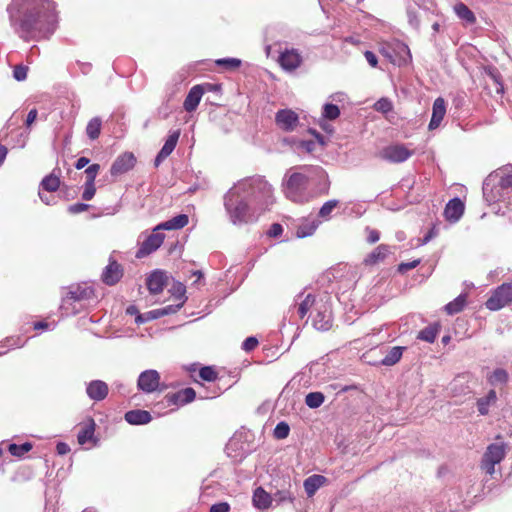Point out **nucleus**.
I'll return each mask as SVG.
<instances>
[{
    "label": "nucleus",
    "instance_id": "6e6552de",
    "mask_svg": "<svg viewBox=\"0 0 512 512\" xmlns=\"http://www.w3.org/2000/svg\"><path fill=\"white\" fill-rule=\"evenodd\" d=\"M413 155V151L410 150L404 144H392L384 147L379 152V157L382 160L391 162V163H402L409 159Z\"/></svg>",
    "mask_w": 512,
    "mask_h": 512
},
{
    "label": "nucleus",
    "instance_id": "a18cd8bd",
    "mask_svg": "<svg viewBox=\"0 0 512 512\" xmlns=\"http://www.w3.org/2000/svg\"><path fill=\"white\" fill-rule=\"evenodd\" d=\"M338 205L337 200H329L320 208L319 215L323 218H328L334 208Z\"/></svg>",
    "mask_w": 512,
    "mask_h": 512
},
{
    "label": "nucleus",
    "instance_id": "412c9836",
    "mask_svg": "<svg viewBox=\"0 0 512 512\" xmlns=\"http://www.w3.org/2000/svg\"><path fill=\"white\" fill-rule=\"evenodd\" d=\"M389 253V246L381 244L365 257L363 263L367 266L375 265L383 261L388 256Z\"/></svg>",
    "mask_w": 512,
    "mask_h": 512
},
{
    "label": "nucleus",
    "instance_id": "e433bc0d",
    "mask_svg": "<svg viewBox=\"0 0 512 512\" xmlns=\"http://www.w3.org/2000/svg\"><path fill=\"white\" fill-rule=\"evenodd\" d=\"M101 124V119L98 117H94L88 122L86 127V133L90 139L94 140L99 137L101 131Z\"/></svg>",
    "mask_w": 512,
    "mask_h": 512
},
{
    "label": "nucleus",
    "instance_id": "338daca9",
    "mask_svg": "<svg viewBox=\"0 0 512 512\" xmlns=\"http://www.w3.org/2000/svg\"><path fill=\"white\" fill-rule=\"evenodd\" d=\"M364 56H365V58H366V60H367V62L369 63L370 66H372V67H376L377 66L378 59H377L376 55L373 52L366 51L364 53Z\"/></svg>",
    "mask_w": 512,
    "mask_h": 512
},
{
    "label": "nucleus",
    "instance_id": "72a5a7b5",
    "mask_svg": "<svg viewBox=\"0 0 512 512\" xmlns=\"http://www.w3.org/2000/svg\"><path fill=\"white\" fill-rule=\"evenodd\" d=\"M403 348L396 346L392 347L386 356L381 360V364L384 366H392L396 364L402 357Z\"/></svg>",
    "mask_w": 512,
    "mask_h": 512
},
{
    "label": "nucleus",
    "instance_id": "052dcab7",
    "mask_svg": "<svg viewBox=\"0 0 512 512\" xmlns=\"http://www.w3.org/2000/svg\"><path fill=\"white\" fill-rule=\"evenodd\" d=\"M407 15H408L409 24L413 28L418 29L420 26V20L418 18L417 13L415 11L409 9L407 12Z\"/></svg>",
    "mask_w": 512,
    "mask_h": 512
},
{
    "label": "nucleus",
    "instance_id": "c9c22d12",
    "mask_svg": "<svg viewBox=\"0 0 512 512\" xmlns=\"http://www.w3.org/2000/svg\"><path fill=\"white\" fill-rule=\"evenodd\" d=\"M454 11L459 18L465 20L468 23L475 22V16L473 12L463 3L456 4L454 7Z\"/></svg>",
    "mask_w": 512,
    "mask_h": 512
},
{
    "label": "nucleus",
    "instance_id": "c756f323",
    "mask_svg": "<svg viewBox=\"0 0 512 512\" xmlns=\"http://www.w3.org/2000/svg\"><path fill=\"white\" fill-rule=\"evenodd\" d=\"M93 295V289L90 286H76L69 290L67 297L72 300L88 299Z\"/></svg>",
    "mask_w": 512,
    "mask_h": 512
},
{
    "label": "nucleus",
    "instance_id": "4c0bfd02",
    "mask_svg": "<svg viewBox=\"0 0 512 512\" xmlns=\"http://www.w3.org/2000/svg\"><path fill=\"white\" fill-rule=\"evenodd\" d=\"M324 402V395L320 392H311L306 395L305 403L310 408H318Z\"/></svg>",
    "mask_w": 512,
    "mask_h": 512
},
{
    "label": "nucleus",
    "instance_id": "423d86ee",
    "mask_svg": "<svg viewBox=\"0 0 512 512\" xmlns=\"http://www.w3.org/2000/svg\"><path fill=\"white\" fill-rule=\"evenodd\" d=\"M506 445L504 443L490 444L481 461V468L487 474L492 475L495 472V465L499 464L505 457Z\"/></svg>",
    "mask_w": 512,
    "mask_h": 512
},
{
    "label": "nucleus",
    "instance_id": "7ed1b4c3",
    "mask_svg": "<svg viewBox=\"0 0 512 512\" xmlns=\"http://www.w3.org/2000/svg\"><path fill=\"white\" fill-rule=\"evenodd\" d=\"M224 207L234 225L247 224L258 218L259 211L237 189L234 184L224 196Z\"/></svg>",
    "mask_w": 512,
    "mask_h": 512
},
{
    "label": "nucleus",
    "instance_id": "f8f14e48",
    "mask_svg": "<svg viewBox=\"0 0 512 512\" xmlns=\"http://www.w3.org/2000/svg\"><path fill=\"white\" fill-rule=\"evenodd\" d=\"M278 62L283 70L291 72L301 65L302 57L297 50L287 49L279 55Z\"/></svg>",
    "mask_w": 512,
    "mask_h": 512
},
{
    "label": "nucleus",
    "instance_id": "8fccbe9b",
    "mask_svg": "<svg viewBox=\"0 0 512 512\" xmlns=\"http://www.w3.org/2000/svg\"><path fill=\"white\" fill-rule=\"evenodd\" d=\"M96 193L95 184L91 183V181H86L84 186V191L82 194V198L86 201L91 200Z\"/></svg>",
    "mask_w": 512,
    "mask_h": 512
},
{
    "label": "nucleus",
    "instance_id": "5701e85b",
    "mask_svg": "<svg viewBox=\"0 0 512 512\" xmlns=\"http://www.w3.org/2000/svg\"><path fill=\"white\" fill-rule=\"evenodd\" d=\"M189 222L186 214L177 215L155 227V230H177L185 227Z\"/></svg>",
    "mask_w": 512,
    "mask_h": 512
},
{
    "label": "nucleus",
    "instance_id": "c85d7f7f",
    "mask_svg": "<svg viewBox=\"0 0 512 512\" xmlns=\"http://www.w3.org/2000/svg\"><path fill=\"white\" fill-rule=\"evenodd\" d=\"M497 401V395L494 390H490L485 397L478 399L477 408L481 415H486L489 412L491 405H494Z\"/></svg>",
    "mask_w": 512,
    "mask_h": 512
},
{
    "label": "nucleus",
    "instance_id": "13d9d810",
    "mask_svg": "<svg viewBox=\"0 0 512 512\" xmlns=\"http://www.w3.org/2000/svg\"><path fill=\"white\" fill-rule=\"evenodd\" d=\"M13 76L17 81H23L27 77V68L24 66H16L13 71Z\"/></svg>",
    "mask_w": 512,
    "mask_h": 512
},
{
    "label": "nucleus",
    "instance_id": "c03bdc74",
    "mask_svg": "<svg viewBox=\"0 0 512 512\" xmlns=\"http://www.w3.org/2000/svg\"><path fill=\"white\" fill-rule=\"evenodd\" d=\"M339 114L340 110L336 105L326 104L323 108V116L326 119L334 120L339 116Z\"/></svg>",
    "mask_w": 512,
    "mask_h": 512
},
{
    "label": "nucleus",
    "instance_id": "4be33fe9",
    "mask_svg": "<svg viewBox=\"0 0 512 512\" xmlns=\"http://www.w3.org/2000/svg\"><path fill=\"white\" fill-rule=\"evenodd\" d=\"M196 397V393L192 388L182 389L172 395H168V401L176 405H184L192 402Z\"/></svg>",
    "mask_w": 512,
    "mask_h": 512
},
{
    "label": "nucleus",
    "instance_id": "de8ad7c7",
    "mask_svg": "<svg viewBox=\"0 0 512 512\" xmlns=\"http://www.w3.org/2000/svg\"><path fill=\"white\" fill-rule=\"evenodd\" d=\"M216 64L219 66H225L229 69H235L240 66L241 61L237 58H222L216 60Z\"/></svg>",
    "mask_w": 512,
    "mask_h": 512
},
{
    "label": "nucleus",
    "instance_id": "20e7f679",
    "mask_svg": "<svg viewBox=\"0 0 512 512\" xmlns=\"http://www.w3.org/2000/svg\"><path fill=\"white\" fill-rule=\"evenodd\" d=\"M301 170L302 171L286 173L283 181V192L285 196L295 203H304L309 200L310 193L307 191V184L312 173L324 175V171L320 167L313 169L302 167Z\"/></svg>",
    "mask_w": 512,
    "mask_h": 512
},
{
    "label": "nucleus",
    "instance_id": "cd10ccee",
    "mask_svg": "<svg viewBox=\"0 0 512 512\" xmlns=\"http://www.w3.org/2000/svg\"><path fill=\"white\" fill-rule=\"evenodd\" d=\"M326 478L322 475H312L304 480V489L309 497L313 496L315 492L324 485Z\"/></svg>",
    "mask_w": 512,
    "mask_h": 512
},
{
    "label": "nucleus",
    "instance_id": "e2e57ef3",
    "mask_svg": "<svg viewBox=\"0 0 512 512\" xmlns=\"http://www.w3.org/2000/svg\"><path fill=\"white\" fill-rule=\"evenodd\" d=\"M230 506L227 502L214 504L210 508V512H229Z\"/></svg>",
    "mask_w": 512,
    "mask_h": 512
},
{
    "label": "nucleus",
    "instance_id": "bb28decb",
    "mask_svg": "<svg viewBox=\"0 0 512 512\" xmlns=\"http://www.w3.org/2000/svg\"><path fill=\"white\" fill-rule=\"evenodd\" d=\"M313 326L317 330H328L331 326V314L326 307L324 310H318L313 316Z\"/></svg>",
    "mask_w": 512,
    "mask_h": 512
},
{
    "label": "nucleus",
    "instance_id": "ddd939ff",
    "mask_svg": "<svg viewBox=\"0 0 512 512\" xmlns=\"http://www.w3.org/2000/svg\"><path fill=\"white\" fill-rule=\"evenodd\" d=\"M109 392L107 383L102 380H92L86 385V394L93 401L104 400Z\"/></svg>",
    "mask_w": 512,
    "mask_h": 512
},
{
    "label": "nucleus",
    "instance_id": "603ef678",
    "mask_svg": "<svg viewBox=\"0 0 512 512\" xmlns=\"http://www.w3.org/2000/svg\"><path fill=\"white\" fill-rule=\"evenodd\" d=\"M399 54L402 57L404 63H408L411 60V53L407 45L403 43H397Z\"/></svg>",
    "mask_w": 512,
    "mask_h": 512
},
{
    "label": "nucleus",
    "instance_id": "864d4df0",
    "mask_svg": "<svg viewBox=\"0 0 512 512\" xmlns=\"http://www.w3.org/2000/svg\"><path fill=\"white\" fill-rule=\"evenodd\" d=\"M272 498L277 503H281L284 501H293V496L289 491H277Z\"/></svg>",
    "mask_w": 512,
    "mask_h": 512
},
{
    "label": "nucleus",
    "instance_id": "2eb2a0df",
    "mask_svg": "<svg viewBox=\"0 0 512 512\" xmlns=\"http://www.w3.org/2000/svg\"><path fill=\"white\" fill-rule=\"evenodd\" d=\"M180 137V130H174L170 132L168 138L166 139L163 147L157 154L154 164L158 167L175 149L177 142Z\"/></svg>",
    "mask_w": 512,
    "mask_h": 512
},
{
    "label": "nucleus",
    "instance_id": "774afa93",
    "mask_svg": "<svg viewBox=\"0 0 512 512\" xmlns=\"http://www.w3.org/2000/svg\"><path fill=\"white\" fill-rule=\"evenodd\" d=\"M300 147L306 152H312L315 148V143L313 141H301Z\"/></svg>",
    "mask_w": 512,
    "mask_h": 512
},
{
    "label": "nucleus",
    "instance_id": "37998d69",
    "mask_svg": "<svg viewBox=\"0 0 512 512\" xmlns=\"http://www.w3.org/2000/svg\"><path fill=\"white\" fill-rule=\"evenodd\" d=\"M290 432L289 425L286 422H280L274 429V437L276 439H285L288 437Z\"/></svg>",
    "mask_w": 512,
    "mask_h": 512
},
{
    "label": "nucleus",
    "instance_id": "4468645a",
    "mask_svg": "<svg viewBox=\"0 0 512 512\" xmlns=\"http://www.w3.org/2000/svg\"><path fill=\"white\" fill-rule=\"evenodd\" d=\"M135 161L136 159L132 153L120 155L111 166V175L117 176L128 172L134 167Z\"/></svg>",
    "mask_w": 512,
    "mask_h": 512
},
{
    "label": "nucleus",
    "instance_id": "bf43d9fd",
    "mask_svg": "<svg viewBox=\"0 0 512 512\" xmlns=\"http://www.w3.org/2000/svg\"><path fill=\"white\" fill-rule=\"evenodd\" d=\"M419 263H420L419 259L413 260L411 262H403V263L399 264L398 271L401 273H404L408 270H411V269L417 267L419 265Z\"/></svg>",
    "mask_w": 512,
    "mask_h": 512
},
{
    "label": "nucleus",
    "instance_id": "3c124183",
    "mask_svg": "<svg viewBox=\"0 0 512 512\" xmlns=\"http://www.w3.org/2000/svg\"><path fill=\"white\" fill-rule=\"evenodd\" d=\"M375 109L387 113L392 110V103L388 99L382 98L375 103Z\"/></svg>",
    "mask_w": 512,
    "mask_h": 512
},
{
    "label": "nucleus",
    "instance_id": "680f3d73",
    "mask_svg": "<svg viewBox=\"0 0 512 512\" xmlns=\"http://www.w3.org/2000/svg\"><path fill=\"white\" fill-rule=\"evenodd\" d=\"M88 208H89L88 204L76 203V204L70 205L68 207V211L72 214H78V213H81V212L87 210Z\"/></svg>",
    "mask_w": 512,
    "mask_h": 512
},
{
    "label": "nucleus",
    "instance_id": "dca6fc26",
    "mask_svg": "<svg viewBox=\"0 0 512 512\" xmlns=\"http://www.w3.org/2000/svg\"><path fill=\"white\" fill-rule=\"evenodd\" d=\"M446 114V102L442 97L435 99L432 107V116L429 123V130L437 129Z\"/></svg>",
    "mask_w": 512,
    "mask_h": 512
},
{
    "label": "nucleus",
    "instance_id": "7c9ffc66",
    "mask_svg": "<svg viewBox=\"0 0 512 512\" xmlns=\"http://www.w3.org/2000/svg\"><path fill=\"white\" fill-rule=\"evenodd\" d=\"M181 307H182V303H178L176 305H168L161 309L149 311L148 313L145 314V316L148 321V320L156 319L161 316L168 315V314H173V313L177 312Z\"/></svg>",
    "mask_w": 512,
    "mask_h": 512
},
{
    "label": "nucleus",
    "instance_id": "ea45409f",
    "mask_svg": "<svg viewBox=\"0 0 512 512\" xmlns=\"http://www.w3.org/2000/svg\"><path fill=\"white\" fill-rule=\"evenodd\" d=\"M41 185L44 190L54 192L59 188L60 180L54 175H49L42 180Z\"/></svg>",
    "mask_w": 512,
    "mask_h": 512
},
{
    "label": "nucleus",
    "instance_id": "58836bf2",
    "mask_svg": "<svg viewBox=\"0 0 512 512\" xmlns=\"http://www.w3.org/2000/svg\"><path fill=\"white\" fill-rule=\"evenodd\" d=\"M315 302V298L312 294H307L305 298L299 303L298 306V314L300 318H304L309 311V309L313 306Z\"/></svg>",
    "mask_w": 512,
    "mask_h": 512
},
{
    "label": "nucleus",
    "instance_id": "b1692460",
    "mask_svg": "<svg viewBox=\"0 0 512 512\" xmlns=\"http://www.w3.org/2000/svg\"><path fill=\"white\" fill-rule=\"evenodd\" d=\"M95 421L92 418L87 419L81 426V429L78 432V443L80 445H84L89 441H92L94 439V432H95Z\"/></svg>",
    "mask_w": 512,
    "mask_h": 512
},
{
    "label": "nucleus",
    "instance_id": "79ce46f5",
    "mask_svg": "<svg viewBox=\"0 0 512 512\" xmlns=\"http://www.w3.org/2000/svg\"><path fill=\"white\" fill-rule=\"evenodd\" d=\"M437 336V330L433 327H427L419 332L418 338L429 343H433Z\"/></svg>",
    "mask_w": 512,
    "mask_h": 512
},
{
    "label": "nucleus",
    "instance_id": "39448f33",
    "mask_svg": "<svg viewBox=\"0 0 512 512\" xmlns=\"http://www.w3.org/2000/svg\"><path fill=\"white\" fill-rule=\"evenodd\" d=\"M512 188V166L498 169L484 181L483 194L488 201H498L503 195L499 190Z\"/></svg>",
    "mask_w": 512,
    "mask_h": 512
},
{
    "label": "nucleus",
    "instance_id": "f704fd0d",
    "mask_svg": "<svg viewBox=\"0 0 512 512\" xmlns=\"http://www.w3.org/2000/svg\"><path fill=\"white\" fill-rule=\"evenodd\" d=\"M466 304L465 295H459L453 301L449 302L445 306V310L448 314L453 315L463 310Z\"/></svg>",
    "mask_w": 512,
    "mask_h": 512
},
{
    "label": "nucleus",
    "instance_id": "f257e3e1",
    "mask_svg": "<svg viewBox=\"0 0 512 512\" xmlns=\"http://www.w3.org/2000/svg\"><path fill=\"white\" fill-rule=\"evenodd\" d=\"M7 11L11 24L25 39L36 33L45 36L56 27L55 4L51 0H12Z\"/></svg>",
    "mask_w": 512,
    "mask_h": 512
},
{
    "label": "nucleus",
    "instance_id": "09e8293b",
    "mask_svg": "<svg viewBox=\"0 0 512 512\" xmlns=\"http://www.w3.org/2000/svg\"><path fill=\"white\" fill-rule=\"evenodd\" d=\"M200 377L206 381H214L217 378L216 371L209 366L203 367L199 372Z\"/></svg>",
    "mask_w": 512,
    "mask_h": 512
},
{
    "label": "nucleus",
    "instance_id": "aec40b11",
    "mask_svg": "<svg viewBox=\"0 0 512 512\" xmlns=\"http://www.w3.org/2000/svg\"><path fill=\"white\" fill-rule=\"evenodd\" d=\"M121 277H122V270L120 268V265L118 263H116L115 261L110 262L106 266V268L102 274L103 282L108 285H114L115 283H117L120 280Z\"/></svg>",
    "mask_w": 512,
    "mask_h": 512
},
{
    "label": "nucleus",
    "instance_id": "a19ab883",
    "mask_svg": "<svg viewBox=\"0 0 512 512\" xmlns=\"http://www.w3.org/2000/svg\"><path fill=\"white\" fill-rule=\"evenodd\" d=\"M32 449V444L29 442L23 443L21 445L10 444L8 447L9 452L13 456L22 457L24 454L29 452Z\"/></svg>",
    "mask_w": 512,
    "mask_h": 512
},
{
    "label": "nucleus",
    "instance_id": "a211bd4d",
    "mask_svg": "<svg viewBox=\"0 0 512 512\" xmlns=\"http://www.w3.org/2000/svg\"><path fill=\"white\" fill-rule=\"evenodd\" d=\"M464 212V204L459 198L450 200L444 210V215L451 222L458 221Z\"/></svg>",
    "mask_w": 512,
    "mask_h": 512
},
{
    "label": "nucleus",
    "instance_id": "0eeeda50",
    "mask_svg": "<svg viewBox=\"0 0 512 512\" xmlns=\"http://www.w3.org/2000/svg\"><path fill=\"white\" fill-rule=\"evenodd\" d=\"M509 303H512V285L502 284L493 291L485 305L489 310L497 311Z\"/></svg>",
    "mask_w": 512,
    "mask_h": 512
},
{
    "label": "nucleus",
    "instance_id": "f03ea898",
    "mask_svg": "<svg viewBox=\"0 0 512 512\" xmlns=\"http://www.w3.org/2000/svg\"><path fill=\"white\" fill-rule=\"evenodd\" d=\"M235 185L259 212L267 209L274 203L273 188L262 176L244 178L235 183Z\"/></svg>",
    "mask_w": 512,
    "mask_h": 512
},
{
    "label": "nucleus",
    "instance_id": "6ab92c4d",
    "mask_svg": "<svg viewBox=\"0 0 512 512\" xmlns=\"http://www.w3.org/2000/svg\"><path fill=\"white\" fill-rule=\"evenodd\" d=\"M167 276L162 271H154L147 279V287L150 293L158 294L162 292L166 285Z\"/></svg>",
    "mask_w": 512,
    "mask_h": 512
},
{
    "label": "nucleus",
    "instance_id": "0e129e2a",
    "mask_svg": "<svg viewBox=\"0 0 512 512\" xmlns=\"http://www.w3.org/2000/svg\"><path fill=\"white\" fill-rule=\"evenodd\" d=\"M366 232H367V241L370 244H374V243H376L379 240L380 234H379V232L377 230L367 228Z\"/></svg>",
    "mask_w": 512,
    "mask_h": 512
},
{
    "label": "nucleus",
    "instance_id": "9b49d317",
    "mask_svg": "<svg viewBox=\"0 0 512 512\" xmlns=\"http://www.w3.org/2000/svg\"><path fill=\"white\" fill-rule=\"evenodd\" d=\"M275 121L278 127L284 131H293L298 123L299 117L297 113L290 109H283L276 113Z\"/></svg>",
    "mask_w": 512,
    "mask_h": 512
},
{
    "label": "nucleus",
    "instance_id": "f3484780",
    "mask_svg": "<svg viewBox=\"0 0 512 512\" xmlns=\"http://www.w3.org/2000/svg\"><path fill=\"white\" fill-rule=\"evenodd\" d=\"M204 94L203 87L201 85H195L193 86L188 95L186 96L184 100V109L187 112H193L196 110L197 106L199 105L201 98Z\"/></svg>",
    "mask_w": 512,
    "mask_h": 512
},
{
    "label": "nucleus",
    "instance_id": "69168bd1",
    "mask_svg": "<svg viewBox=\"0 0 512 512\" xmlns=\"http://www.w3.org/2000/svg\"><path fill=\"white\" fill-rule=\"evenodd\" d=\"M282 232H283L282 226L278 223H274L271 225V227L268 231V235L271 237H278L282 234Z\"/></svg>",
    "mask_w": 512,
    "mask_h": 512
},
{
    "label": "nucleus",
    "instance_id": "393cba45",
    "mask_svg": "<svg viewBox=\"0 0 512 512\" xmlns=\"http://www.w3.org/2000/svg\"><path fill=\"white\" fill-rule=\"evenodd\" d=\"M252 501L257 509H267L272 504L273 498L262 487H258L253 493Z\"/></svg>",
    "mask_w": 512,
    "mask_h": 512
},
{
    "label": "nucleus",
    "instance_id": "a878e982",
    "mask_svg": "<svg viewBox=\"0 0 512 512\" xmlns=\"http://www.w3.org/2000/svg\"><path fill=\"white\" fill-rule=\"evenodd\" d=\"M151 419L150 413L145 410H131L125 414V420L132 425L147 424Z\"/></svg>",
    "mask_w": 512,
    "mask_h": 512
},
{
    "label": "nucleus",
    "instance_id": "49530a36",
    "mask_svg": "<svg viewBox=\"0 0 512 512\" xmlns=\"http://www.w3.org/2000/svg\"><path fill=\"white\" fill-rule=\"evenodd\" d=\"M487 74L493 80V82L497 85L496 92L500 93V94L503 93L504 88H503V84L501 82V76H500L499 72L496 69H488Z\"/></svg>",
    "mask_w": 512,
    "mask_h": 512
},
{
    "label": "nucleus",
    "instance_id": "2f4dec72",
    "mask_svg": "<svg viewBox=\"0 0 512 512\" xmlns=\"http://www.w3.org/2000/svg\"><path fill=\"white\" fill-rule=\"evenodd\" d=\"M509 375L506 370L502 368L495 369L488 377L487 380L492 386L504 385L508 382Z\"/></svg>",
    "mask_w": 512,
    "mask_h": 512
},
{
    "label": "nucleus",
    "instance_id": "5fc2aeb1",
    "mask_svg": "<svg viewBox=\"0 0 512 512\" xmlns=\"http://www.w3.org/2000/svg\"><path fill=\"white\" fill-rule=\"evenodd\" d=\"M100 170V165L98 164H92L90 165L86 170H85V173H86V176H87V181H91V183H94L95 181V178L98 174Z\"/></svg>",
    "mask_w": 512,
    "mask_h": 512
},
{
    "label": "nucleus",
    "instance_id": "1a4fd4ad",
    "mask_svg": "<svg viewBox=\"0 0 512 512\" xmlns=\"http://www.w3.org/2000/svg\"><path fill=\"white\" fill-rule=\"evenodd\" d=\"M160 230H153V232L143 241L140 248L136 252L137 258H143L152 252L156 251L164 241V234Z\"/></svg>",
    "mask_w": 512,
    "mask_h": 512
},
{
    "label": "nucleus",
    "instance_id": "4d7b16f0",
    "mask_svg": "<svg viewBox=\"0 0 512 512\" xmlns=\"http://www.w3.org/2000/svg\"><path fill=\"white\" fill-rule=\"evenodd\" d=\"M258 345V340L255 337H248L242 344V349L249 352L255 349Z\"/></svg>",
    "mask_w": 512,
    "mask_h": 512
},
{
    "label": "nucleus",
    "instance_id": "473e14b6",
    "mask_svg": "<svg viewBox=\"0 0 512 512\" xmlns=\"http://www.w3.org/2000/svg\"><path fill=\"white\" fill-rule=\"evenodd\" d=\"M319 222L316 220L305 221L296 230L298 238L311 236L317 229Z\"/></svg>",
    "mask_w": 512,
    "mask_h": 512
},
{
    "label": "nucleus",
    "instance_id": "9d476101",
    "mask_svg": "<svg viewBox=\"0 0 512 512\" xmlns=\"http://www.w3.org/2000/svg\"><path fill=\"white\" fill-rule=\"evenodd\" d=\"M137 385L143 392L152 393L160 385V375L156 370H146L139 375Z\"/></svg>",
    "mask_w": 512,
    "mask_h": 512
},
{
    "label": "nucleus",
    "instance_id": "6e6d98bb",
    "mask_svg": "<svg viewBox=\"0 0 512 512\" xmlns=\"http://www.w3.org/2000/svg\"><path fill=\"white\" fill-rule=\"evenodd\" d=\"M174 289V294L176 296V299L177 300H180L179 303H182V305L184 304L185 302V286L181 283H177L174 285L173 287Z\"/></svg>",
    "mask_w": 512,
    "mask_h": 512
}]
</instances>
